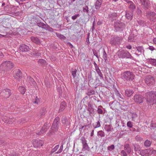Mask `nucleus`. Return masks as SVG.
I'll list each match as a JSON object with an SVG mask.
<instances>
[{
    "instance_id": "1",
    "label": "nucleus",
    "mask_w": 156,
    "mask_h": 156,
    "mask_svg": "<svg viewBox=\"0 0 156 156\" xmlns=\"http://www.w3.org/2000/svg\"><path fill=\"white\" fill-rule=\"evenodd\" d=\"M14 67L13 64L11 61H5L2 63L1 65V69L2 70V73L3 76L6 77L8 75H9V72Z\"/></svg>"
},
{
    "instance_id": "2",
    "label": "nucleus",
    "mask_w": 156,
    "mask_h": 156,
    "mask_svg": "<svg viewBox=\"0 0 156 156\" xmlns=\"http://www.w3.org/2000/svg\"><path fill=\"white\" fill-rule=\"evenodd\" d=\"M59 118L58 117H57L54 120L51 130L47 134L48 136L54 134L57 132L58 131V125L59 123Z\"/></svg>"
},
{
    "instance_id": "3",
    "label": "nucleus",
    "mask_w": 156,
    "mask_h": 156,
    "mask_svg": "<svg viewBox=\"0 0 156 156\" xmlns=\"http://www.w3.org/2000/svg\"><path fill=\"white\" fill-rule=\"evenodd\" d=\"M147 101L150 105H153L155 103L156 92L151 91L147 92L145 94Z\"/></svg>"
},
{
    "instance_id": "4",
    "label": "nucleus",
    "mask_w": 156,
    "mask_h": 156,
    "mask_svg": "<svg viewBox=\"0 0 156 156\" xmlns=\"http://www.w3.org/2000/svg\"><path fill=\"white\" fill-rule=\"evenodd\" d=\"M119 56L122 58H130L133 59V58L130 53L126 50H122L119 51Z\"/></svg>"
},
{
    "instance_id": "5",
    "label": "nucleus",
    "mask_w": 156,
    "mask_h": 156,
    "mask_svg": "<svg viewBox=\"0 0 156 156\" xmlns=\"http://www.w3.org/2000/svg\"><path fill=\"white\" fill-rule=\"evenodd\" d=\"M122 40L121 37H114L111 39L110 43L112 45L116 46L119 45Z\"/></svg>"
},
{
    "instance_id": "6",
    "label": "nucleus",
    "mask_w": 156,
    "mask_h": 156,
    "mask_svg": "<svg viewBox=\"0 0 156 156\" xmlns=\"http://www.w3.org/2000/svg\"><path fill=\"white\" fill-rule=\"evenodd\" d=\"M124 27V23L119 21H117L114 23V28L117 31H121L122 30Z\"/></svg>"
},
{
    "instance_id": "7",
    "label": "nucleus",
    "mask_w": 156,
    "mask_h": 156,
    "mask_svg": "<svg viewBox=\"0 0 156 156\" xmlns=\"http://www.w3.org/2000/svg\"><path fill=\"white\" fill-rule=\"evenodd\" d=\"M146 16L147 18L152 21H155L156 20V13L151 11L147 12Z\"/></svg>"
},
{
    "instance_id": "8",
    "label": "nucleus",
    "mask_w": 156,
    "mask_h": 156,
    "mask_svg": "<svg viewBox=\"0 0 156 156\" xmlns=\"http://www.w3.org/2000/svg\"><path fill=\"white\" fill-rule=\"evenodd\" d=\"M81 142L83 144L82 151L86 150L87 151H89L90 148L88 146L87 143V141L84 137H82L80 139Z\"/></svg>"
},
{
    "instance_id": "9",
    "label": "nucleus",
    "mask_w": 156,
    "mask_h": 156,
    "mask_svg": "<svg viewBox=\"0 0 156 156\" xmlns=\"http://www.w3.org/2000/svg\"><path fill=\"white\" fill-rule=\"evenodd\" d=\"M37 25L39 27H41L50 31H53V29L50 27L48 25L44 24L43 23H37Z\"/></svg>"
},
{
    "instance_id": "10",
    "label": "nucleus",
    "mask_w": 156,
    "mask_h": 156,
    "mask_svg": "<svg viewBox=\"0 0 156 156\" xmlns=\"http://www.w3.org/2000/svg\"><path fill=\"white\" fill-rule=\"evenodd\" d=\"M50 126V125L49 123H45L44 124L42 128L41 129L40 132L37 133L38 135H40L43 134L46 131Z\"/></svg>"
},
{
    "instance_id": "11",
    "label": "nucleus",
    "mask_w": 156,
    "mask_h": 156,
    "mask_svg": "<svg viewBox=\"0 0 156 156\" xmlns=\"http://www.w3.org/2000/svg\"><path fill=\"white\" fill-rule=\"evenodd\" d=\"M143 97L140 94H136L134 96L135 101L139 104H140L143 102Z\"/></svg>"
},
{
    "instance_id": "12",
    "label": "nucleus",
    "mask_w": 156,
    "mask_h": 156,
    "mask_svg": "<svg viewBox=\"0 0 156 156\" xmlns=\"http://www.w3.org/2000/svg\"><path fill=\"white\" fill-rule=\"evenodd\" d=\"M29 49L28 46L25 44H22L20 45L18 50L20 52H23L28 51Z\"/></svg>"
},
{
    "instance_id": "13",
    "label": "nucleus",
    "mask_w": 156,
    "mask_h": 156,
    "mask_svg": "<svg viewBox=\"0 0 156 156\" xmlns=\"http://www.w3.org/2000/svg\"><path fill=\"white\" fill-rule=\"evenodd\" d=\"M13 76L15 78H22V75L21 71L19 69H16L13 71Z\"/></svg>"
},
{
    "instance_id": "14",
    "label": "nucleus",
    "mask_w": 156,
    "mask_h": 156,
    "mask_svg": "<svg viewBox=\"0 0 156 156\" xmlns=\"http://www.w3.org/2000/svg\"><path fill=\"white\" fill-rule=\"evenodd\" d=\"M133 75V73L129 71H125L122 74V77L124 78H132Z\"/></svg>"
},
{
    "instance_id": "15",
    "label": "nucleus",
    "mask_w": 156,
    "mask_h": 156,
    "mask_svg": "<svg viewBox=\"0 0 156 156\" xmlns=\"http://www.w3.org/2000/svg\"><path fill=\"white\" fill-rule=\"evenodd\" d=\"M151 150L148 149L140 151V154L142 156H148L151 154Z\"/></svg>"
},
{
    "instance_id": "16",
    "label": "nucleus",
    "mask_w": 156,
    "mask_h": 156,
    "mask_svg": "<svg viewBox=\"0 0 156 156\" xmlns=\"http://www.w3.org/2000/svg\"><path fill=\"white\" fill-rule=\"evenodd\" d=\"M144 81L145 83L149 86H151L155 84L156 82L154 79H145Z\"/></svg>"
},
{
    "instance_id": "17",
    "label": "nucleus",
    "mask_w": 156,
    "mask_h": 156,
    "mask_svg": "<svg viewBox=\"0 0 156 156\" xmlns=\"http://www.w3.org/2000/svg\"><path fill=\"white\" fill-rule=\"evenodd\" d=\"M125 95L127 97H131L134 93V91L132 89H127L125 92Z\"/></svg>"
},
{
    "instance_id": "18",
    "label": "nucleus",
    "mask_w": 156,
    "mask_h": 156,
    "mask_svg": "<svg viewBox=\"0 0 156 156\" xmlns=\"http://www.w3.org/2000/svg\"><path fill=\"white\" fill-rule=\"evenodd\" d=\"M125 1L128 4L130 9L133 10L135 9V5L131 1L129 0H126Z\"/></svg>"
},
{
    "instance_id": "19",
    "label": "nucleus",
    "mask_w": 156,
    "mask_h": 156,
    "mask_svg": "<svg viewBox=\"0 0 156 156\" xmlns=\"http://www.w3.org/2000/svg\"><path fill=\"white\" fill-rule=\"evenodd\" d=\"M30 39L32 41L37 44H39L40 43V41L38 38L35 37H31Z\"/></svg>"
},
{
    "instance_id": "20",
    "label": "nucleus",
    "mask_w": 156,
    "mask_h": 156,
    "mask_svg": "<svg viewBox=\"0 0 156 156\" xmlns=\"http://www.w3.org/2000/svg\"><path fill=\"white\" fill-rule=\"evenodd\" d=\"M105 80V84L109 86H112L113 84L114 81L111 80V79H104Z\"/></svg>"
},
{
    "instance_id": "21",
    "label": "nucleus",
    "mask_w": 156,
    "mask_h": 156,
    "mask_svg": "<svg viewBox=\"0 0 156 156\" xmlns=\"http://www.w3.org/2000/svg\"><path fill=\"white\" fill-rule=\"evenodd\" d=\"M87 110L89 112V115L91 117L92 115L93 116L94 115V114L95 111L93 107L90 108H87Z\"/></svg>"
},
{
    "instance_id": "22",
    "label": "nucleus",
    "mask_w": 156,
    "mask_h": 156,
    "mask_svg": "<svg viewBox=\"0 0 156 156\" xmlns=\"http://www.w3.org/2000/svg\"><path fill=\"white\" fill-rule=\"evenodd\" d=\"M124 149L128 153H130L131 152V148L128 144H126L125 145Z\"/></svg>"
},
{
    "instance_id": "23",
    "label": "nucleus",
    "mask_w": 156,
    "mask_h": 156,
    "mask_svg": "<svg viewBox=\"0 0 156 156\" xmlns=\"http://www.w3.org/2000/svg\"><path fill=\"white\" fill-rule=\"evenodd\" d=\"M33 144L34 147H36L42 146L43 145L42 143L38 140H35V141L33 142Z\"/></svg>"
},
{
    "instance_id": "24",
    "label": "nucleus",
    "mask_w": 156,
    "mask_h": 156,
    "mask_svg": "<svg viewBox=\"0 0 156 156\" xmlns=\"http://www.w3.org/2000/svg\"><path fill=\"white\" fill-rule=\"evenodd\" d=\"M86 94L88 96L94 95L95 94V91L91 89H88Z\"/></svg>"
},
{
    "instance_id": "25",
    "label": "nucleus",
    "mask_w": 156,
    "mask_h": 156,
    "mask_svg": "<svg viewBox=\"0 0 156 156\" xmlns=\"http://www.w3.org/2000/svg\"><path fill=\"white\" fill-rule=\"evenodd\" d=\"M66 106V103L65 102H62L60 104L59 112H61L63 111L65 108Z\"/></svg>"
},
{
    "instance_id": "26",
    "label": "nucleus",
    "mask_w": 156,
    "mask_h": 156,
    "mask_svg": "<svg viewBox=\"0 0 156 156\" xmlns=\"http://www.w3.org/2000/svg\"><path fill=\"white\" fill-rule=\"evenodd\" d=\"M152 143V141L146 140L144 143V146L146 147H149L151 145Z\"/></svg>"
},
{
    "instance_id": "27",
    "label": "nucleus",
    "mask_w": 156,
    "mask_h": 156,
    "mask_svg": "<svg viewBox=\"0 0 156 156\" xmlns=\"http://www.w3.org/2000/svg\"><path fill=\"white\" fill-rule=\"evenodd\" d=\"M134 147V151H140L141 147L140 145L136 144H133Z\"/></svg>"
},
{
    "instance_id": "28",
    "label": "nucleus",
    "mask_w": 156,
    "mask_h": 156,
    "mask_svg": "<svg viewBox=\"0 0 156 156\" xmlns=\"http://www.w3.org/2000/svg\"><path fill=\"white\" fill-rule=\"evenodd\" d=\"M101 0H97L95 4V8L96 9H98L101 7Z\"/></svg>"
},
{
    "instance_id": "29",
    "label": "nucleus",
    "mask_w": 156,
    "mask_h": 156,
    "mask_svg": "<svg viewBox=\"0 0 156 156\" xmlns=\"http://www.w3.org/2000/svg\"><path fill=\"white\" fill-rule=\"evenodd\" d=\"M97 81H100V82L98 83V85H104L105 84L106 82L105 80L104 79H98Z\"/></svg>"
},
{
    "instance_id": "30",
    "label": "nucleus",
    "mask_w": 156,
    "mask_h": 156,
    "mask_svg": "<svg viewBox=\"0 0 156 156\" xmlns=\"http://www.w3.org/2000/svg\"><path fill=\"white\" fill-rule=\"evenodd\" d=\"M59 145H57L56 146L52 148V150L50 154V155H52V153L55 152L58 149V148L59 147Z\"/></svg>"
},
{
    "instance_id": "31",
    "label": "nucleus",
    "mask_w": 156,
    "mask_h": 156,
    "mask_svg": "<svg viewBox=\"0 0 156 156\" xmlns=\"http://www.w3.org/2000/svg\"><path fill=\"white\" fill-rule=\"evenodd\" d=\"M45 109L44 108H42L41 111L40 115L39 116V117L41 118L43 117L45 114Z\"/></svg>"
},
{
    "instance_id": "32",
    "label": "nucleus",
    "mask_w": 156,
    "mask_h": 156,
    "mask_svg": "<svg viewBox=\"0 0 156 156\" xmlns=\"http://www.w3.org/2000/svg\"><path fill=\"white\" fill-rule=\"evenodd\" d=\"M19 90L21 94H24L25 92L26 89L23 86L19 87Z\"/></svg>"
},
{
    "instance_id": "33",
    "label": "nucleus",
    "mask_w": 156,
    "mask_h": 156,
    "mask_svg": "<svg viewBox=\"0 0 156 156\" xmlns=\"http://www.w3.org/2000/svg\"><path fill=\"white\" fill-rule=\"evenodd\" d=\"M105 129L107 132H109L111 131L112 125H105Z\"/></svg>"
},
{
    "instance_id": "34",
    "label": "nucleus",
    "mask_w": 156,
    "mask_h": 156,
    "mask_svg": "<svg viewBox=\"0 0 156 156\" xmlns=\"http://www.w3.org/2000/svg\"><path fill=\"white\" fill-rule=\"evenodd\" d=\"M98 136H99L101 137H105V134L104 132L102 130L99 131L98 132Z\"/></svg>"
},
{
    "instance_id": "35",
    "label": "nucleus",
    "mask_w": 156,
    "mask_h": 156,
    "mask_svg": "<svg viewBox=\"0 0 156 156\" xmlns=\"http://www.w3.org/2000/svg\"><path fill=\"white\" fill-rule=\"evenodd\" d=\"M62 123L64 124L66 126H69L70 124V123L68 121V120L66 118H64L62 120Z\"/></svg>"
},
{
    "instance_id": "36",
    "label": "nucleus",
    "mask_w": 156,
    "mask_h": 156,
    "mask_svg": "<svg viewBox=\"0 0 156 156\" xmlns=\"http://www.w3.org/2000/svg\"><path fill=\"white\" fill-rule=\"evenodd\" d=\"M149 61L150 63L154 66H156V59H155L150 58Z\"/></svg>"
},
{
    "instance_id": "37",
    "label": "nucleus",
    "mask_w": 156,
    "mask_h": 156,
    "mask_svg": "<svg viewBox=\"0 0 156 156\" xmlns=\"http://www.w3.org/2000/svg\"><path fill=\"white\" fill-rule=\"evenodd\" d=\"M142 4L144 6L147 8H148L150 6V3L148 0H147L144 3H142Z\"/></svg>"
},
{
    "instance_id": "38",
    "label": "nucleus",
    "mask_w": 156,
    "mask_h": 156,
    "mask_svg": "<svg viewBox=\"0 0 156 156\" xmlns=\"http://www.w3.org/2000/svg\"><path fill=\"white\" fill-rule=\"evenodd\" d=\"M117 14L115 13H113L109 15V17L112 20H114L116 18Z\"/></svg>"
},
{
    "instance_id": "39",
    "label": "nucleus",
    "mask_w": 156,
    "mask_h": 156,
    "mask_svg": "<svg viewBox=\"0 0 156 156\" xmlns=\"http://www.w3.org/2000/svg\"><path fill=\"white\" fill-rule=\"evenodd\" d=\"M114 149L115 146L113 144H112L110 146H108L107 147V150L109 152L113 150Z\"/></svg>"
},
{
    "instance_id": "40",
    "label": "nucleus",
    "mask_w": 156,
    "mask_h": 156,
    "mask_svg": "<svg viewBox=\"0 0 156 156\" xmlns=\"http://www.w3.org/2000/svg\"><path fill=\"white\" fill-rule=\"evenodd\" d=\"M4 90L5 91V92L8 93V94H7V96L6 97L7 98H8L10 96L11 94V90L8 89H4Z\"/></svg>"
},
{
    "instance_id": "41",
    "label": "nucleus",
    "mask_w": 156,
    "mask_h": 156,
    "mask_svg": "<svg viewBox=\"0 0 156 156\" xmlns=\"http://www.w3.org/2000/svg\"><path fill=\"white\" fill-rule=\"evenodd\" d=\"M137 51L140 54L142 53L144 51L143 48L141 46H138L136 47Z\"/></svg>"
},
{
    "instance_id": "42",
    "label": "nucleus",
    "mask_w": 156,
    "mask_h": 156,
    "mask_svg": "<svg viewBox=\"0 0 156 156\" xmlns=\"http://www.w3.org/2000/svg\"><path fill=\"white\" fill-rule=\"evenodd\" d=\"M135 139L138 142H140L143 140V138L139 135L136 136L135 137Z\"/></svg>"
},
{
    "instance_id": "43",
    "label": "nucleus",
    "mask_w": 156,
    "mask_h": 156,
    "mask_svg": "<svg viewBox=\"0 0 156 156\" xmlns=\"http://www.w3.org/2000/svg\"><path fill=\"white\" fill-rule=\"evenodd\" d=\"M103 57L105 61L108 60L107 55L104 50L103 52Z\"/></svg>"
},
{
    "instance_id": "44",
    "label": "nucleus",
    "mask_w": 156,
    "mask_h": 156,
    "mask_svg": "<svg viewBox=\"0 0 156 156\" xmlns=\"http://www.w3.org/2000/svg\"><path fill=\"white\" fill-rule=\"evenodd\" d=\"M56 34L57 36L60 39H64L65 38V37L64 36H63L61 34L59 33H56Z\"/></svg>"
},
{
    "instance_id": "45",
    "label": "nucleus",
    "mask_w": 156,
    "mask_h": 156,
    "mask_svg": "<svg viewBox=\"0 0 156 156\" xmlns=\"http://www.w3.org/2000/svg\"><path fill=\"white\" fill-rule=\"evenodd\" d=\"M83 11L84 12L88 13L89 12L88 8V6L85 5L83 8Z\"/></svg>"
},
{
    "instance_id": "46",
    "label": "nucleus",
    "mask_w": 156,
    "mask_h": 156,
    "mask_svg": "<svg viewBox=\"0 0 156 156\" xmlns=\"http://www.w3.org/2000/svg\"><path fill=\"white\" fill-rule=\"evenodd\" d=\"M15 120L14 118H9L7 124H11L15 121Z\"/></svg>"
},
{
    "instance_id": "47",
    "label": "nucleus",
    "mask_w": 156,
    "mask_h": 156,
    "mask_svg": "<svg viewBox=\"0 0 156 156\" xmlns=\"http://www.w3.org/2000/svg\"><path fill=\"white\" fill-rule=\"evenodd\" d=\"M8 118L6 116H2V120L5 122L7 123L8 120Z\"/></svg>"
},
{
    "instance_id": "48",
    "label": "nucleus",
    "mask_w": 156,
    "mask_h": 156,
    "mask_svg": "<svg viewBox=\"0 0 156 156\" xmlns=\"http://www.w3.org/2000/svg\"><path fill=\"white\" fill-rule=\"evenodd\" d=\"M72 70H73L72 71V74L73 77L74 78L76 77L77 70L76 69H73Z\"/></svg>"
},
{
    "instance_id": "49",
    "label": "nucleus",
    "mask_w": 156,
    "mask_h": 156,
    "mask_svg": "<svg viewBox=\"0 0 156 156\" xmlns=\"http://www.w3.org/2000/svg\"><path fill=\"white\" fill-rule=\"evenodd\" d=\"M39 101V99L37 96L36 97V98L34 100H33L32 102L34 103L38 104V102Z\"/></svg>"
},
{
    "instance_id": "50",
    "label": "nucleus",
    "mask_w": 156,
    "mask_h": 156,
    "mask_svg": "<svg viewBox=\"0 0 156 156\" xmlns=\"http://www.w3.org/2000/svg\"><path fill=\"white\" fill-rule=\"evenodd\" d=\"M96 70L98 73V74L100 76V77H102V74L101 73V71L100 69H99V67L97 68L96 69Z\"/></svg>"
},
{
    "instance_id": "51",
    "label": "nucleus",
    "mask_w": 156,
    "mask_h": 156,
    "mask_svg": "<svg viewBox=\"0 0 156 156\" xmlns=\"http://www.w3.org/2000/svg\"><path fill=\"white\" fill-rule=\"evenodd\" d=\"M63 144H62L60 147V148L59 150L56 152L55 153L58 154L59 153H60L61 152H62V151L63 150Z\"/></svg>"
},
{
    "instance_id": "52",
    "label": "nucleus",
    "mask_w": 156,
    "mask_h": 156,
    "mask_svg": "<svg viewBox=\"0 0 156 156\" xmlns=\"http://www.w3.org/2000/svg\"><path fill=\"white\" fill-rule=\"evenodd\" d=\"M41 55V53L39 51L37 50L35 51V53L34 54V56H35L39 57Z\"/></svg>"
},
{
    "instance_id": "53",
    "label": "nucleus",
    "mask_w": 156,
    "mask_h": 156,
    "mask_svg": "<svg viewBox=\"0 0 156 156\" xmlns=\"http://www.w3.org/2000/svg\"><path fill=\"white\" fill-rule=\"evenodd\" d=\"M80 16V15L79 14H76L74 16H73L72 17V19L73 20H75L76 19L77 17Z\"/></svg>"
},
{
    "instance_id": "54",
    "label": "nucleus",
    "mask_w": 156,
    "mask_h": 156,
    "mask_svg": "<svg viewBox=\"0 0 156 156\" xmlns=\"http://www.w3.org/2000/svg\"><path fill=\"white\" fill-rule=\"evenodd\" d=\"M126 17L127 18V19H131V17H132V14L131 13L130 14L129 13H128L126 12Z\"/></svg>"
},
{
    "instance_id": "55",
    "label": "nucleus",
    "mask_w": 156,
    "mask_h": 156,
    "mask_svg": "<svg viewBox=\"0 0 156 156\" xmlns=\"http://www.w3.org/2000/svg\"><path fill=\"white\" fill-rule=\"evenodd\" d=\"M127 126L129 127L132 128L133 126V124L130 121H129L127 123Z\"/></svg>"
},
{
    "instance_id": "56",
    "label": "nucleus",
    "mask_w": 156,
    "mask_h": 156,
    "mask_svg": "<svg viewBox=\"0 0 156 156\" xmlns=\"http://www.w3.org/2000/svg\"><path fill=\"white\" fill-rule=\"evenodd\" d=\"M97 112L99 114H102L103 113V111L102 109L99 108L98 109Z\"/></svg>"
},
{
    "instance_id": "57",
    "label": "nucleus",
    "mask_w": 156,
    "mask_h": 156,
    "mask_svg": "<svg viewBox=\"0 0 156 156\" xmlns=\"http://www.w3.org/2000/svg\"><path fill=\"white\" fill-rule=\"evenodd\" d=\"M101 126L100 122L99 121L96 122V126L94 127V128L99 127Z\"/></svg>"
},
{
    "instance_id": "58",
    "label": "nucleus",
    "mask_w": 156,
    "mask_h": 156,
    "mask_svg": "<svg viewBox=\"0 0 156 156\" xmlns=\"http://www.w3.org/2000/svg\"><path fill=\"white\" fill-rule=\"evenodd\" d=\"M121 154L122 156H127V155L124 150H122L121 151Z\"/></svg>"
},
{
    "instance_id": "59",
    "label": "nucleus",
    "mask_w": 156,
    "mask_h": 156,
    "mask_svg": "<svg viewBox=\"0 0 156 156\" xmlns=\"http://www.w3.org/2000/svg\"><path fill=\"white\" fill-rule=\"evenodd\" d=\"M38 62L41 64L44 63H45V61L42 59H39L38 60Z\"/></svg>"
},
{
    "instance_id": "60",
    "label": "nucleus",
    "mask_w": 156,
    "mask_h": 156,
    "mask_svg": "<svg viewBox=\"0 0 156 156\" xmlns=\"http://www.w3.org/2000/svg\"><path fill=\"white\" fill-rule=\"evenodd\" d=\"M76 0H69L68 1V3L69 5H71L73 2L75 1Z\"/></svg>"
},
{
    "instance_id": "61",
    "label": "nucleus",
    "mask_w": 156,
    "mask_h": 156,
    "mask_svg": "<svg viewBox=\"0 0 156 156\" xmlns=\"http://www.w3.org/2000/svg\"><path fill=\"white\" fill-rule=\"evenodd\" d=\"M148 48L151 51H153L155 49L152 46H149V47Z\"/></svg>"
},
{
    "instance_id": "62",
    "label": "nucleus",
    "mask_w": 156,
    "mask_h": 156,
    "mask_svg": "<svg viewBox=\"0 0 156 156\" xmlns=\"http://www.w3.org/2000/svg\"><path fill=\"white\" fill-rule=\"evenodd\" d=\"M93 53L94 54V55L95 56L98 58V54L96 51L95 50L93 51Z\"/></svg>"
},
{
    "instance_id": "63",
    "label": "nucleus",
    "mask_w": 156,
    "mask_h": 156,
    "mask_svg": "<svg viewBox=\"0 0 156 156\" xmlns=\"http://www.w3.org/2000/svg\"><path fill=\"white\" fill-rule=\"evenodd\" d=\"M92 107H93V106L90 102H89L88 104V108H90Z\"/></svg>"
},
{
    "instance_id": "64",
    "label": "nucleus",
    "mask_w": 156,
    "mask_h": 156,
    "mask_svg": "<svg viewBox=\"0 0 156 156\" xmlns=\"http://www.w3.org/2000/svg\"><path fill=\"white\" fill-rule=\"evenodd\" d=\"M137 117V115L136 114H133L132 115V118H135Z\"/></svg>"
}]
</instances>
